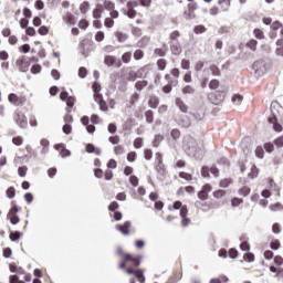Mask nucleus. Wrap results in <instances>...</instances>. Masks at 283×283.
I'll use <instances>...</instances> for the list:
<instances>
[{
    "label": "nucleus",
    "instance_id": "obj_27",
    "mask_svg": "<svg viewBox=\"0 0 283 283\" xmlns=\"http://www.w3.org/2000/svg\"><path fill=\"white\" fill-rule=\"evenodd\" d=\"M230 185H233L232 178H224V179H221L219 182V187H221L222 189H227V187H229Z\"/></svg>",
    "mask_w": 283,
    "mask_h": 283
},
{
    "label": "nucleus",
    "instance_id": "obj_60",
    "mask_svg": "<svg viewBox=\"0 0 283 283\" xmlns=\"http://www.w3.org/2000/svg\"><path fill=\"white\" fill-rule=\"evenodd\" d=\"M274 145L277 147V149H282L283 147V135L279 136L274 139Z\"/></svg>",
    "mask_w": 283,
    "mask_h": 283
},
{
    "label": "nucleus",
    "instance_id": "obj_22",
    "mask_svg": "<svg viewBox=\"0 0 283 283\" xmlns=\"http://www.w3.org/2000/svg\"><path fill=\"white\" fill-rule=\"evenodd\" d=\"M176 105L184 114H187V112L189 111V106H187V104H185V102L180 97L176 98Z\"/></svg>",
    "mask_w": 283,
    "mask_h": 283
},
{
    "label": "nucleus",
    "instance_id": "obj_58",
    "mask_svg": "<svg viewBox=\"0 0 283 283\" xmlns=\"http://www.w3.org/2000/svg\"><path fill=\"white\" fill-rule=\"evenodd\" d=\"M242 202H244L243 199L234 197L231 199V207H240V205H242Z\"/></svg>",
    "mask_w": 283,
    "mask_h": 283
},
{
    "label": "nucleus",
    "instance_id": "obj_48",
    "mask_svg": "<svg viewBox=\"0 0 283 283\" xmlns=\"http://www.w3.org/2000/svg\"><path fill=\"white\" fill-rule=\"evenodd\" d=\"M251 193V188L244 186L241 189H239V196H243V198H247Z\"/></svg>",
    "mask_w": 283,
    "mask_h": 283
},
{
    "label": "nucleus",
    "instance_id": "obj_61",
    "mask_svg": "<svg viewBox=\"0 0 283 283\" xmlns=\"http://www.w3.org/2000/svg\"><path fill=\"white\" fill-rule=\"evenodd\" d=\"M14 196H17V189H14V187H9L7 189V197L12 199Z\"/></svg>",
    "mask_w": 283,
    "mask_h": 283
},
{
    "label": "nucleus",
    "instance_id": "obj_52",
    "mask_svg": "<svg viewBox=\"0 0 283 283\" xmlns=\"http://www.w3.org/2000/svg\"><path fill=\"white\" fill-rule=\"evenodd\" d=\"M182 94H196V88L191 85H186L182 88Z\"/></svg>",
    "mask_w": 283,
    "mask_h": 283
},
{
    "label": "nucleus",
    "instance_id": "obj_21",
    "mask_svg": "<svg viewBox=\"0 0 283 283\" xmlns=\"http://www.w3.org/2000/svg\"><path fill=\"white\" fill-rule=\"evenodd\" d=\"M64 23H66L67 25H75L76 24V18H74V14L67 12L66 14H64L62 17Z\"/></svg>",
    "mask_w": 283,
    "mask_h": 283
},
{
    "label": "nucleus",
    "instance_id": "obj_1",
    "mask_svg": "<svg viewBox=\"0 0 283 283\" xmlns=\"http://www.w3.org/2000/svg\"><path fill=\"white\" fill-rule=\"evenodd\" d=\"M117 255L122 258L119 269H125L127 275H134L139 283H145V270L138 269L143 262V255L126 253L123 249L117 250Z\"/></svg>",
    "mask_w": 283,
    "mask_h": 283
},
{
    "label": "nucleus",
    "instance_id": "obj_29",
    "mask_svg": "<svg viewBox=\"0 0 283 283\" xmlns=\"http://www.w3.org/2000/svg\"><path fill=\"white\" fill-rule=\"evenodd\" d=\"M103 17V6L98 4L94 10H93V18L94 19H101Z\"/></svg>",
    "mask_w": 283,
    "mask_h": 283
},
{
    "label": "nucleus",
    "instance_id": "obj_3",
    "mask_svg": "<svg viewBox=\"0 0 283 283\" xmlns=\"http://www.w3.org/2000/svg\"><path fill=\"white\" fill-rule=\"evenodd\" d=\"M19 211H21V207L17 206L12 202V207L10 208L7 218L11 224H19L21 222V218H19Z\"/></svg>",
    "mask_w": 283,
    "mask_h": 283
},
{
    "label": "nucleus",
    "instance_id": "obj_49",
    "mask_svg": "<svg viewBox=\"0 0 283 283\" xmlns=\"http://www.w3.org/2000/svg\"><path fill=\"white\" fill-rule=\"evenodd\" d=\"M114 154L116 156H122V154H125V146L123 145H117L114 147Z\"/></svg>",
    "mask_w": 283,
    "mask_h": 283
},
{
    "label": "nucleus",
    "instance_id": "obj_63",
    "mask_svg": "<svg viewBox=\"0 0 283 283\" xmlns=\"http://www.w3.org/2000/svg\"><path fill=\"white\" fill-rule=\"evenodd\" d=\"M181 69L182 70H190L191 69V62L187 59L181 60Z\"/></svg>",
    "mask_w": 283,
    "mask_h": 283
},
{
    "label": "nucleus",
    "instance_id": "obj_38",
    "mask_svg": "<svg viewBox=\"0 0 283 283\" xmlns=\"http://www.w3.org/2000/svg\"><path fill=\"white\" fill-rule=\"evenodd\" d=\"M247 48H249V50H252V52H255V50H258V42L256 40H249L245 44Z\"/></svg>",
    "mask_w": 283,
    "mask_h": 283
},
{
    "label": "nucleus",
    "instance_id": "obj_59",
    "mask_svg": "<svg viewBox=\"0 0 283 283\" xmlns=\"http://www.w3.org/2000/svg\"><path fill=\"white\" fill-rule=\"evenodd\" d=\"M9 283H25V281H21L19 275L13 274L9 276Z\"/></svg>",
    "mask_w": 283,
    "mask_h": 283
},
{
    "label": "nucleus",
    "instance_id": "obj_55",
    "mask_svg": "<svg viewBox=\"0 0 283 283\" xmlns=\"http://www.w3.org/2000/svg\"><path fill=\"white\" fill-rule=\"evenodd\" d=\"M77 25L81 30H86L87 28H90V22L85 19H82L78 21Z\"/></svg>",
    "mask_w": 283,
    "mask_h": 283
},
{
    "label": "nucleus",
    "instance_id": "obj_31",
    "mask_svg": "<svg viewBox=\"0 0 283 283\" xmlns=\"http://www.w3.org/2000/svg\"><path fill=\"white\" fill-rule=\"evenodd\" d=\"M209 70L211 72L212 76H222V72L220 71V67H218V65L212 64V65H210Z\"/></svg>",
    "mask_w": 283,
    "mask_h": 283
},
{
    "label": "nucleus",
    "instance_id": "obj_35",
    "mask_svg": "<svg viewBox=\"0 0 283 283\" xmlns=\"http://www.w3.org/2000/svg\"><path fill=\"white\" fill-rule=\"evenodd\" d=\"M157 67L160 72H164V70H167V60L165 59L157 60Z\"/></svg>",
    "mask_w": 283,
    "mask_h": 283
},
{
    "label": "nucleus",
    "instance_id": "obj_15",
    "mask_svg": "<svg viewBox=\"0 0 283 283\" xmlns=\"http://www.w3.org/2000/svg\"><path fill=\"white\" fill-rule=\"evenodd\" d=\"M170 52L174 56H180V54H182V45L180 42H170Z\"/></svg>",
    "mask_w": 283,
    "mask_h": 283
},
{
    "label": "nucleus",
    "instance_id": "obj_32",
    "mask_svg": "<svg viewBox=\"0 0 283 283\" xmlns=\"http://www.w3.org/2000/svg\"><path fill=\"white\" fill-rule=\"evenodd\" d=\"M263 148L266 151V154H273V151H275V144L268 142L263 145Z\"/></svg>",
    "mask_w": 283,
    "mask_h": 283
},
{
    "label": "nucleus",
    "instance_id": "obj_30",
    "mask_svg": "<svg viewBox=\"0 0 283 283\" xmlns=\"http://www.w3.org/2000/svg\"><path fill=\"white\" fill-rule=\"evenodd\" d=\"M154 55H155V56H160V57L167 56V48L164 46V48H157V49H155V50H154Z\"/></svg>",
    "mask_w": 283,
    "mask_h": 283
},
{
    "label": "nucleus",
    "instance_id": "obj_40",
    "mask_svg": "<svg viewBox=\"0 0 283 283\" xmlns=\"http://www.w3.org/2000/svg\"><path fill=\"white\" fill-rule=\"evenodd\" d=\"M38 33L40 34V36H48V34H50V27H40Z\"/></svg>",
    "mask_w": 283,
    "mask_h": 283
},
{
    "label": "nucleus",
    "instance_id": "obj_17",
    "mask_svg": "<svg viewBox=\"0 0 283 283\" xmlns=\"http://www.w3.org/2000/svg\"><path fill=\"white\" fill-rule=\"evenodd\" d=\"M196 207H197V209H200L201 211L207 212V211H211V209H213V203L207 202V201H202V202L197 201Z\"/></svg>",
    "mask_w": 283,
    "mask_h": 283
},
{
    "label": "nucleus",
    "instance_id": "obj_51",
    "mask_svg": "<svg viewBox=\"0 0 283 283\" xmlns=\"http://www.w3.org/2000/svg\"><path fill=\"white\" fill-rule=\"evenodd\" d=\"M254 154L256 156V158H264V148H262V146H258L254 150Z\"/></svg>",
    "mask_w": 283,
    "mask_h": 283
},
{
    "label": "nucleus",
    "instance_id": "obj_25",
    "mask_svg": "<svg viewBox=\"0 0 283 283\" xmlns=\"http://www.w3.org/2000/svg\"><path fill=\"white\" fill-rule=\"evenodd\" d=\"M147 85H149L147 80H139L135 83V90H137V92H143Z\"/></svg>",
    "mask_w": 283,
    "mask_h": 283
},
{
    "label": "nucleus",
    "instance_id": "obj_26",
    "mask_svg": "<svg viewBox=\"0 0 283 283\" xmlns=\"http://www.w3.org/2000/svg\"><path fill=\"white\" fill-rule=\"evenodd\" d=\"M22 237L23 232L20 231H14L9 234V239L11 240V242H19V240H21Z\"/></svg>",
    "mask_w": 283,
    "mask_h": 283
},
{
    "label": "nucleus",
    "instance_id": "obj_53",
    "mask_svg": "<svg viewBox=\"0 0 283 283\" xmlns=\"http://www.w3.org/2000/svg\"><path fill=\"white\" fill-rule=\"evenodd\" d=\"M95 41L97 43H101L102 41H105V32L97 31L96 34H95Z\"/></svg>",
    "mask_w": 283,
    "mask_h": 283
},
{
    "label": "nucleus",
    "instance_id": "obj_8",
    "mask_svg": "<svg viewBox=\"0 0 283 283\" xmlns=\"http://www.w3.org/2000/svg\"><path fill=\"white\" fill-rule=\"evenodd\" d=\"M8 101L11 103V105H14L15 107H23L25 105V96H19L14 93H10L8 95Z\"/></svg>",
    "mask_w": 283,
    "mask_h": 283
},
{
    "label": "nucleus",
    "instance_id": "obj_57",
    "mask_svg": "<svg viewBox=\"0 0 283 283\" xmlns=\"http://www.w3.org/2000/svg\"><path fill=\"white\" fill-rule=\"evenodd\" d=\"M12 143L13 145H15L17 147H21V145H23V137L21 136H15L12 138Z\"/></svg>",
    "mask_w": 283,
    "mask_h": 283
},
{
    "label": "nucleus",
    "instance_id": "obj_47",
    "mask_svg": "<svg viewBox=\"0 0 283 283\" xmlns=\"http://www.w3.org/2000/svg\"><path fill=\"white\" fill-rule=\"evenodd\" d=\"M193 32L195 34H205V32H207V29L205 28V25L199 24L193 28Z\"/></svg>",
    "mask_w": 283,
    "mask_h": 283
},
{
    "label": "nucleus",
    "instance_id": "obj_41",
    "mask_svg": "<svg viewBox=\"0 0 283 283\" xmlns=\"http://www.w3.org/2000/svg\"><path fill=\"white\" fill-rule=\"evenodd\" d=\"M180 31L175 30L169 34V39L171 42H178V39H180Z\"/></svg>",
    "mask_w": 283,
    "mask_h": 283
},
{
    "label": "nucleus",
    "instance_id": "obj_44",
    "mask_svg": "<svg viewBox=\"0 0 283 283\" xmlns=\"http://www.w3.org/2000/svg\"><path fill=\"white\" fill-rule=\"evenodd\" d=\"M87 10H90V2L87 1L82 2L80 6V12L82 14H87Z\"/></svg>",
    "mask_w": 283,
    "mask_h": 283
},
{
    "label": "nucleus",
    "instance_id": "obj_54",
    "mask_svg": "<svg viewBox=\"0 0 283 283\" xmlns=\"http://www.w3.org/2000/svg\"><path fill=\"white\" fill-rule=\"evenodd\" d=\"M174 85H177V83L174 84V82H169V84L165 85L163 87L164 94H170L171 90H174Z\"/></svg>",
    "mask_w": 283,
    "mask_h": 283
},
{
    "label": "nucleus",
    "instance_id": "obj_4",
    "mask_svg": "<svg viewBox=\"0 0 283 283\" xmlns=\"http://www.w3.org/2000/svg\"><path fill=\"white\" fill-rule=\"evenodd\" d=\"M120 78H123V81L134 83V81L138 78V75L132 66H127L120 70Z\"/></svg>",
    "mask_w": 283,
    "mask_h": 283
},
{
    "label": "nucleus",
    "instance_id": "obj_13",
    "mask_svg": "<svg viewBox=\"0 0 283 283\" xmlns=\"http://www.w3.org/2000/svg\"><path fill=\"white\" fill-rule=\"evenodd\" d=\"M155 160H156V171L158 174H165V164L163 163V154L156 153L155 155Z\"/></svg>",
    "mask_w": 283,
    "mask_h": 283
},
{
    "label": "nucleus",
    "instance_id": "obj_7",
    "mask_svg": "<svg viewBox=\"0 0 283 283\" xmlns=\"http://www.w3.org/2000/svg\"><path fill=\"white\" fill-rule=\"evenodd\" d=\"M196 10H198V4L196 2L188 3L187 9L184 11V19L186 21H191L196 17Z\"/></svg>",
    "mask_w": 283,
    "mask_h": 283
},
{
    "label": "nucleus",
    "instance_id": "obj_62",
    "mask_svg": "<svg viewBox=\"0 0 283 283\" xmlns=\"http://www.w3.org/2000/svg\"><path fill=\"white\" fill-rule=\"evenodd\" d=\"M104 179L105 180H113L114 179V171L111 169H106L104 172Z\"/></svg>",
    "mask_w": 283,
    "mask_h": 283
},
{
    "label": "nucleus",
    "instance_id": "obj_12",
    "mask_svg": "<svg viewBox=\"0 0 283 283\" xmlns=\"http://www.w3.org/2000/svg\"><path fill=\"white\" fill-rule=\"evenodd\" d=\"M104 63L107 65V67H112V65H116V67H120L123 65V62L120 60H117L114 55H106L104 57Z\"/></svg>",
    "mask_w": 283,
    "mask_h": 283
},
{
    "label": "nucleus",
    "instance_id": "obj_9",
    "mask_svg": "<svg viewBox=\"0 0 283 283\" xmlns=\"http://www.w3.org/2000/svg\"><path fill=\"white\" fill-rule=\"evenodd\" d=\"M213 191V187L210 184H206L201 187V190L198 191L197 197L201 200V202H206L209 200V192Z\"/></svg>",
    "mask_w": 283,
    "mask_h": 283
},
{
    "label": "nucleus",
    "instance_id": "obj_11",
    "mask_svg": "<svg viewBox=\"0 0 283 283\" xmlns=\"http://www.w3.org/2000/svg\"><path fill=\"white\" fill-rule=\"evenodd\" d=\"M187 216H189V209L187 206H184L180 210L181 227H189L191 224V219Z\"/></svg>",
    "mask_w": 283,
    "mask_h": 283
},
{
    "label": "nucleus",
    "instance_id": "obj_42",
    "mask_svg": "<svg viewBox=\"0 0 283 283\" xmlns=\"http://www.w3.org/2000/svg\"><path fill=\"white\" fill-rule=\"evenodd\" d=\"M179 178H182L184 180L191 182V180H193V175H191L189 172L181 171V172H179Z\"/></svg>",
    "mask_w": 283,
    "mask_h": 283
},
{
    "label": "nucleus",
    "instance_id": "obj_64",
    "mask_svg": "<svg viewBox=\"0 0 283 283\" xmlns=\"http://www.w3.org/2000/svg\"><path fill=\"white\" fill-rule=\"evenodd\" d=\"M270 209L272 211H282L283 210V205L280 202H276L274 205H270Z\"/></svg>",
    "mask_w": 283,
    "mask_h": 283
},
{
    "label": "nucleus",
    "instance_id": "obj_14",
    "mask_svg": "<svg viewBox=\"0 0 283 283\" xmlns=\"http://www.w3.org/2000/svg\"><path fill=\"white\" fill-rule=\"evenodd\" d=\"M132 229V222L125 221L124 224H117L116 230L123 235H129V230Z\"/></svg>",
    "mask_w": 283,
    "mask_h": 283
},
{
    "label": "nucleus",
    "instance_id": "obj_50",
    "mask_svg": "<svg viewBox=\"0 0 283 283\" xmlns=\"http://www.w3.org/2000/svg\"><path fill=\"white\" fill-rule=\"evenodd\" d=\"M122 61L123 63H132V52H125L123 55H122Z\"/></svg>",
    "mask_w": 283,
    "mask_h": 283
},
{
    "label": "nucleus",
    "instance_id": "obj_24",
    "mask_svg": "<svg viewBox=\"0 0 283 283\" xmlns=\"http://www.w3.org/2000/svg\"><path fill=\"white\" fill-rule=\"evenodd\" d=\"M148 105L151 107V109H156L158 105H160V99L156 95H153L148 99Z\"/></svg>",
    "mask_w": 283,
    "mask_h": 283
},
{
    "label": "nucleus",
    "instance_id": "obj_19",
    "mask_svg": "<svg viewBox=\"0 0 283 283\" xmlns=\"http://www.w3.org/2000/svg\"><path fill=\"white\" fill-rule=\"evenodd\" d=\"M9 271L18 275H25V270L22 266H18L17 263H10Z\"/></svg>",
    "mask_w": 283,
    "mask_h": 283
},
{
    "label": "nucleus",
    "instance_id": "obj_39",
    "mask_svg": "<svg viewBox=\"0 0 283 283\" xmlns=\"http://www.w3.org/2000/svg\"><path fill=\"white\" fill-rule=\"evenodd\" d=\"M209 171H211V168H209V166H202L201 167L202 178H211V174Z\"/></svg>",
    "mask_w": 283,
    "mask_h": 283
},
{
    "label": "nucleus",
    "instance_id": "obj_56",
    "mask_svg": "<svg viewBox=\"0 0 283 283\" xmlns=\"http://www.w3.org/2000/svg\"><path fill=\"white\" fill-rule=\"evenodd\" d=\"M136 158H138V155L136 154V151H130L127 154L128 163H136Z\"/></svg>",
    "mask_w": 283,
    "mask_h": 283
},
{
    "label": "nucleus",
    "instance_id": "obj_5",
    "mask_svg": "<svg viewBox=\"0 0 283 283\" xmlns=\"http://www.w3.org/2000/svg\"><path fill=\"white\" fill-rule=\"evenodd\" d=\"M135 8H138V1L129 0L126 3V9L124 10V14L126 17H128V19H136V15L138 14V11H136Z\"/></svg>",
    "mask_w": 283,
    "mask_h": 283
},
{
    "label": "nucleus",
    "instance_id": "obj_37",
    "mask_svg": "<svg viewBox=\"0 0 283 283\" xmlns=\"http://www.w3.org/2000/svg\"><path fill=\"white\" fill-rule=\"evenodd\" d=\"M218 87H220V80L218 78H212L210 82H209V90H218Z\"/></svg>",
    "mask_w": 283,
    "mask_h": 283
},
{
    "label": "nucleus",
    "instance_id": "obj_43",
    "mask_svg": "<svg viewBox=\"0 0 283 283\" xmlns=\"http://www.w3.org/2000/svg\"><path fill=\"white\" fill-rule=\"evenodd\" d=\"M146 123H154V111L148 109L145 112Z\"/></svg>",
    "mask_w": 283,
    "mask_h": 283
},
{
    "label": "nucleus",
    "instance_id": "obj_23",
    "mask_svg": "<svg viewBox=\"0 0 283 283\" xmlns=\"http://www.w3.org/2000/svg\"><path fill=\"white\" fill-rule=\"evenodd\" d=\"M85 150L87 154H95L96 156H101V148H96L94 144H87Z\"/></svg>",
    "mask_w": 283,
    "mask_h": 283
},
{
    "label": "nucleus",
    "instance_id": "obj_16",
    "mask_svg": "<svg viewBox=\"0 0 283 283\" xmlns=\"http://www.w3.org/2000/svg\"><path fill=\"white\" fill-rule=\"evenodd\" d=\"M15 123L21 127V129H25V127H28V117L23 114H18L15 116Z\"/></svg>",
    "mask_w": 283,
    "mask_h": 283
},
{
    "label": "nucleus",
    "instance_id": "obj_20",
    "mask_svg": "<svg viewBox=\"0 0 283 283\" xmlns=\"http://www.w3.org/2000/svg\"><path fill=\"white\" fill-rule=\"evenodd\" d=\"M66 108H65V112L67 114H72V109H74V106L76 105V97L74 96H70L67 99H66Z\"/></svg>",
    "mask_w": 283,
    "mask_h": 283
},
{
    "label": "nucleus",
    "instance_id": "obj_2",
    "mask_svg": "<svg viewBox=\"0 0 283 283\" xmlns=\"http://www.w3.org/2000/svg\"><path fill=\"white\" fill-rule=\"evenodd\" d=\"M207 98L212 105H222V103H224V98H227V92L224 91L211 92L207 95Z\"/></svg>",
    "mask_w": 283,
    "mask_h": 283
},
{
    "label": "nucleus",
    "instance_id": "obj_28",
    "mask_svg": "<svg viewBox=\"0 0 283 283\" xmlns=\"http://www.w3.org/2000/svg\"><path fill=\"white\" fill-rule=\"evenodd\" d=\"M258 176H260V169L258 168V166L253 165L251 167V171L249 172V178L253 180L258 178Z\"/></svg>",
    "mask_w": 283,
    "mask_h": 283
},
{
    "label": "nucleus",
    "instance_id": "obj_6",
    "mask_svg": "<svg viewBox=\"0 0 283 283\" xmlns=\"http://www.w3.org/2000/svg\"><path fill=\"white\" fill-rule=\"evenodd\" d=\"M30 57L22 55L15 61V65L20 72H28L30 70Z\"/></svg>",
    "mask_w": 283,
    "mask_h": 283
},
{
    "label": "nucleus",
    "instance_id": "obj_34",
    "mask_svg": "<svg viewBox=\"0 0 283 283\" xmlns=\"http://www.w3.org/2000/svg\"><path fill=\"white\" fill-rule=\"evenodd\" d=\"M212 196H213V198H216L217 200H220V198H224V196H227V190H222V189L214 190V191L212 192Z\"/></svg>",
    "mask_w": 283,
    "mask_h": 283
},
{
    "label": "nucleus",
    "instance_id": "obj_36",
    "mask_svg": "<svg viewBox=\"0 0 283 283\" xmlns=\"http://www.w3.org/2000/svg\"><path fill=\"white\" fill-rule=\"evenodd\" d=\"M115 36L119 43H125V41H127V34L123 33L122 31L115 32Z\"/></svg>",
    "mask_w": 283,
    "mask_h": 283
},
{
    "label": "nucleus",
    "instance_id": "obj_46",
    "mask_svg": "<svg viewBox=\"0 0 283 283\" xmlns=\"http://www.w3.org/2000/svg\"><path fill=\"white\" fill-rule=\"evenodd\" d=\"M65 125H72L74 123V117L71 113H67L63 117Z\"/></svg>",
    "mask_w": 283,
    "mask_h": 283
},
{
    "label": "nucleus",
    "instance_id": "obj_45",
    "mask_svg": "<svg viewBox=\"0 0 283 283\" xmlns=\"http://www.w3.org/2000/svg\"><path fill=\"white\" fill-rule=\"evenodd\" d=\"M163 140H165V137L163 135H156L153 142V147H159Z\"/></svg>",
    "mask_w": 283,
    "mask_h": 283
},
{
    "label": "nucleus",
    "instance_id": "obj_18",
    "mask_svg": "<svg viewBox=\"0 0 283 283\" xmlns=\"http://www.w3.org/2000/svg\"><path fill=\"white\" fill-rule=\"evenodd\" d=\"M148 73H149V64H146L136 71L137 78H147Z\"/></svg>",
    "mask_w": 283,
    "mask_h": 283
},
{
    "label": "nucleus",
    "instance_id": "obj_33",
    "mask_svg": "<svg viewBox=\"0 0 283 283\" xmlns=\"http://www.w3.org/2000/svg\"><path fill=\"white\" fill-rule=\"evenodd\" d=\"M135 61H142V59H145V51L137 49L133 54Z\"/></svg>",
    "mask_w": 283,
    "mask_h": 283
},
{
    "label": "nucleus",
    "instance_id": "obj_10",
    "mask_svg": "<svg viewBox=\"0 0 283 283\" xmlns=\"http://www.w3.org/2000/svg\"><path fill=\"white\" fill-rule=\"evenodd\" d=\"M268 122L272 125V129L273 132H276V134H281V132H283V126L280 124V119H277V115H275V113L268 118Z\"/></svg>",
    "mask_w": 283,
    "mask_h": 283
}]
</instances>
